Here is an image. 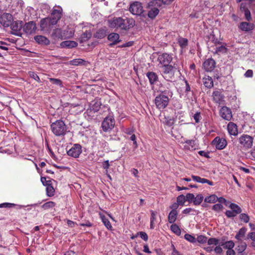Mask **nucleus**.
<instances>
[{"label": "nucleus", "instance_id": "obj_11", "mask_svg": "<svg viewBox=\"0 0 255 255\" xmlns=\"http://www.w3.org/2000/svg\"><path fill=\"white\" fill-rule=\"evenodd\" d=\"M82 146L79 144H74L73 146L67 151V154L71 157L77 158L82 153Z\"/></svg>", "mask_w": 255, "mask_h": 255}, {"label": "nucleus", "instance_id": "obj_58", "mask_svg": "<svg viewBox=\"0 0 255 255\" xmlns=\"http://www.w3.org/2000/svg\"><path fill=\"white\" fill-rule=\"evenodd\" d=\"M225 215L228 218H229L235 217L237 215L232 210L226 211V212H225Z\"/></svg>", "mask_w": 255, "mask_h": 255}, {"label": "nucleus", "instance_id": "obj_17", "mask_svg": "<svg viewBox=\"0 0 255 255\" xmlns=\"http://www.w3.org/2000/svg\"><path fill=\"white\" fill-rule=\"evenodd\" d=\"M203 66L206 71L211 72L215 68L216 62L213 59L209 58L204 62Z\"/></svg>", "mask_w": 255, "mask_h": 255}, {"label": "nucleus", "instance_id": "obj_61", "mask_svg": "<svg viewBox=\"0 0 255 255\" xmlns=\"http://www.w3.org/2000/svg\"><path fill=\"white\" fill-rule=\"evenodd\" d=\"M193 118H194L196 123H199L200 122V119L201 118L200 113V112L196 113L193 116Z\"/></svg>", "mask_w": 255, "mask_h": 255}, {"label": "nucleus", "instance_id": "obj_4", "mask_svg": "<svg viewBox=\"0 0 255 255\" xmlns=\"http://www.w3.org/2000/svg\"><path fill=\"white\" fill-rule=\"evenodd\" d=\"M175 64H170L165 66H161L162 69V76L164 79L170 81L174 77V74L176 68Z\"/></svg>", "mask_w": 255, "mask_h": 255}, {"label": "nucleus", "instance_id": "obj_21", "mask_svg": "<svg viewBox=\"0 0 255 255\" xmlns=\"http://www.w3.org/2000/svg\"><path fill=\"white\" fill-rule=\"evenodd\" d=\"M254 24L248 22H242L239 25V28L242 31L248 32L254 28Z\"/></svg>", "mask_w": 255, "mask_h": 255}, {"label": "nucleus", "instance_id": "obj_27", "mask_svg": "<svg viewBox=\"0 0 255 255\" xmlns=\"http://www.w3.org/2000/svg\"><path fill=\"white\" fill-rule=\"evenodd\" d=\"M107 35V29L106 27L98 29L94 34V37L98 39L104 38Z\"/></svg>", "mask_w": 255, "mask_h": 255}, {"label": "nucleus", "instance_id": "obj_35", "mask_svg": "<svg viewBox=\"0 0 255 255\" xmlns=\"http://www.w3.org/2000/svg\"><path fill=\"white\" fill-rule=\"evenodd\" d=\"M46 195L48 197H52L54 195L55 190L52 186V183L46 186Z\"/></svg>", "mask_w": 255, "mask_h": 255}, {"label": "nucleus", "instance_id": "obj_56", "mask_svg": "<svg viewBox=\"0 0 255 255\" xmlns=\"http://www.w3.org/2000/svg\"><path fill=\"white\" fill-rule=\"evenodd\" d=\"M196 240L198 243L201 244H204L207 242V238L205 236L200 235L197 237Z\"/></svg>", "mask_w": 255, "mask_h": 255}, {"label": "nucleus", "instance_id": "obj_63", "mask_svg": "<svg viewBox=\"0 0 255 255\" xmlns=\"http://www.w3.org/2000/svg\"><path fill=\"white\" fill-rule=\"evenodd\" d=\"M245 76L247 78H252L253 76V71L252 70H248L244 74Z\"/></svg>", "mask_w": 255, "mask_h": 255}, {"label": "nucleus", "instance_id": "obj_55", "mask_svg": "<svg viewBox=\"0 0 255 255\" xmlns=\"http://www.w3.org/2000/svg\"><path fill=\"white\" fill-rule=\"evenodd\" d=\"M28 75L30 77L34 79L38 82L40 83L41 82L39 77L38 76V75L35 72H34L33 71H29L28 72Z\"/></svg>", "mask_w": 255, "mask_h": 255}, {"label": "nucleus", "instance_id": "obj_12", "mask_svg": "<svg viewBox=\"0 0 255 255\" xmlns=\"http://www.w3.org/2000/svg\"><path fill=\"white\" fill-rule=\"evenodd\" d=\"M129 11L134 15H140L143 12V7L141 3L139 2H135L130 5Z\"/></svg>", "mask_w": 255, "mask_h": 255}, {"label": "nucleus", "instance_id": "obj_46", "mask_svg": "<svg viewBox=\"0 0 255 255\" xmlns=\"http://www.w3.org/2000/svg\"><path fill=\"white\" fill-rule=\"evenodd\" d=\"M226 45L227 44L226 43H224L223 45L216 47L215 53H217V54H219L220 53H227L228 49L226 47Z\"/></svg>", "mask_w": 255, "mask_h": 255}, {"label": "nucleus", "instance_id": "obj_60", "mask_svg": "<svg viewBox=\"0 0 255 255\" xmlns=\"http://www.w3.org/2000/svg\"><path fill=\"white\" fill-rule=\"evenodd\" d=\"M223 208V206L221 204H216L213 206L212 209L215 211L218 212Z\"/></svg>", "mask_w": 255, "mask_h": 255}, {"label": "nucleus", "instance_id": "obj_18", "mask_svg": "<svg viewBox=\"0 0 255 255\" xmlns=\"http://www.w3.org/2000/svg\"><path fill=\"white\" fill-rule=\"evenodd\" d=\"M213 101L217 104H223L224 102V96L220 91H215L213 92Z\"/></svg>", "mask_w": 255, "mask_h": 255}, {"label": "nucleus", "instance_id": "obj_16", "mask_svg": "<svg viewBox=\"0 0 255 255\" xmlns=\"http://www.w3.org/2000/svg\"><path fill=\"white\" fill-rule=\"evenodd\" d=\"M51 21L49 19V17L42 19L40 21V27L42 30L49 31L50 30L54 24H52Z\"/></svg>", "mask_w": 255, "mask_h": 255}, {"label": "nucleus", "instance_id": "obj_7", "mask_svg": "<svg viewBox=\"0 0 255 255\" xmlns=\"http://www.w3.org/2000/svg\"><path fill=\"white\" fill-rule=\"evenodd\" d=\"M115 125V120L112 116L106 117L102 123V128L104 131L107 132L112 130Z\"/></svg>", "mask_w": 255, "mask_h": 255}, {"label": "nucleus", "instance_id": "obj_15", "mask_svg": "<svg viewBox=\"0 0 255 255\" xmlns=\"http://www.w3.org/2000/svg\"><path fill=\"white\" fill-rule=\"evenodd\" d=\"M62 16V12L60 9H54L53 10L50 17L49 19L51 21L52 24L55 25L58 20H60Z\"/></svg>", "mask_w": 255, "mask_h": 255}, {"label": "nucleus", "instance_id": "obj_50", "mask_svg": "<svg viewBox=\"0 0 255 255\" xmlns=\"http://www.w3.org/2000/svg\"><path fill=\"white\" fill-rule=\"evenodd\" d=\"M239 219L241 221L247 223L250 221V217L245 213H241L239 216Z\"/></svg>", "mask_w": 255, "mask_h": 255}, {"label": "nucleus", "instance_id": "obj_34", "mask_svg": "<svg viewBox=\"0 0 255 255\" xmlns=\"http://www.w3.org/2000/svg\"><path fill=\"white\" fill-rule=\"evenodd\" d=\"M229 207L234 212V213L236 214H241L242 210L241 208L235 203H231L229 205Z\"/></svg>", "mask_w": 255, "mask_h": 255}, {"label": "nucleus", "instance_id": "obj_64", "mask_svg": "<svg viewBox=\"0 0 255 255\" xmlns=\"http://www.w3.org/2000/svg\"><path fill=\"white\" fill-rule=\"evenodd\" d=\"M171 248L172 249V252L171 253L172 255H182L180 252H179L175 248L174 245L172 244Z\"/></svg>", "mask_w": 255, "mask_h": 255}, {"label": "nucleus", "instance_id": "obj_44", "mask_svg": "<svg viewBox=\"0 0 255 255\" xmlns=\"http://www.w3.org/2000/svg\"><path fill=\"white\" fill-rule=\"evenodd\" d=\"M247 239H251L252 242L251 243V246L255 248V232H250L248 234Z\"/></svg>", "mask_w": 255, "mask_h": 255}, {"label": "nucleus", "instance_id": "obj_1", "mask_svg": "<svg viewBox=\"0 0 255 255\" xmlns=\"http://www.w3.org/2000/svg\"><path fill=\"white\" fill-rule=\"evenodd\" d=\"M135 25V21L132 18L126 17H114L109 21V26L112 28L128 30Z\"/></svg>", "mask_w": 255, "mask_h": 255}, {"label": "nucleus", "instance_id": "obj_33", "mask_svg": "<svg viewBox=\"0 0 255 255\" xmlns=\"http://www.w3.org/2000/svg\"><path fill=\"white\" fill-rule=\"evenodd\" d=\"M203 80L204 85L206 87L211 88L213 86V81L211 77L207 76L205 77Z\"/></svg>", "mask_w": 255, "mask_h": 255}, {"label": "nucleus", "instance_id": "obj_8", "mask_svg": "<svg viewBox=\"0 0 255 255\" xmlns=\"http://www.w3.org/2000/svg\"><path fill=\"white\" fill-rule=\"evenodd\" d=\"M173 59L172 55L167 53H162L159 54L157 58V61L161 66L170 65Z\"/></svg>", "mask_w": 255, "mask_h": 255}, {"label": "nucleus", "instance_id": "obj_25", "mask_svg": "<svg viewBox=\"0 0 255 255\" xmlns=\"http://www.w3.org/2000/svg\"><path fill=\"white\" fill-rule=\"evenodd\" d=\"M146 76L149 80L150 85L154 84L158 80V77L154 72H148L146 73Z\"/></svg>", "mask_w": 255, "mask_h": 255}, {"label": "nucleus", "instance_id": "obj_43", "mask_svg": "<svg viewBox=\"0 0 255 255\" xmlns=\"http://www.w3.org/2000/svg\"><path fill=\"white\" fill-rule=\"evenodd\" d=\"M170 230L177 236H180L181 235V230L179 226L175 224H173L171 225Z\"/></svg>", "mask_w": 255, "mask_h": 255}, {"label": "nucleus", "instance_id": "obj_3", "mask_svg": "<svg viewBox=\"0 0 255 255\" xmlns=\"http://www.w3.org/2000/svg\"><path fill=\"white\" fill-rule=\"evenodd\" d=\"M13 16L10 13H3L0 17V24L4 27L11 26L12 34L16 35V26L13 25Z\"/></svg>", "mask_w": 255, "mask_h": 255}, {"label": "nucleus", "instance_id": "obj_13", "mask_svg": "<svg viewBox=\"0 0 255 255\" xmlns=\"http://www.w3.org/2000/svg\"><path fill=\"white\" fill-rule=\"evenodd\" d=\"M212 144L215 145L217 149L222 150L226 147L227 142L225 138L217 136L213 139Z\"/></svg>", "mask_w": 255, "mask_h": 255}, {"label": "nucleus", "instance_id": "obj_53", "mask_svg": "<svg viewBox=\"0 0 255 255\" xmlns=\"http://www.w3.org/2000/svg\"><path fill=\"white\" fill-rule=\"evenodd\" d=\"M210 40L215 45L217 44H220L221 43V42L215 36V35H211L209 37Z\"/></svg>", "mask_w": 255, "mask_h": 255}, {"label": "nucleus", "instance_id": "obj_28", "mask_svg": "<svg viewBox=\"0 0 255 255\" xmlns=\"http://www.w3.org/2000/svg\"><path fill=\"white\" fill-rule=\"evenodd\" d=\"M99 216H100V217L101 219L102 220V222L103 223L104 225L106 226V227L108 230H112V228H113V227H112L110 222L108 220V219H107L105 216V215L102 214L101 213H99Z\"/></svg>", "mask_w": 255, "mask_h": 255}, {"label": "nucleus", "instance_id": "obj_32", "mask_svg": "<svg viewBox=\"0 0 255 255\" xmlns=\"http://www.w3.org/2000/svg\"><path fill=\"white\" fill-rule=\"evenodd\" d=\"M102 105L101 102L99 100H95L92 101L91 108L95 112H98L101 109Z\"/></svg>", "mask_w": 255, "mask_h": 255}, {"label": "nucleus", "instance_id": "obj_23", "mask_svg": "<svg viewBox=\"0 0 255 255\" xmlns=\"http://www.w3.org/2000/svg\"><path fill=\"white\" fill-rule=\"evenodd\" d=\"M34 40L37 43L40 44L48 45L50 44L49 40L45 36L42 35H37L34 37Z\"/></svg>", "mask_w": 255, "mask_h": 255}, {"label": "nucleus", "instance_id": "obj_41", "mask_svg": "<svg viewBox=\"0 0 255 255\" xmlns=\"http://www.w3.org/2000/svg\"><path fill=\"white\" fill-rule=\"evenodd\" d=\"M163 124L168 127H171L174 124V120L169 117H165Z\"/></svg>", "mask_w": 255, "mask_h": 255}, {"label": "nucleus", "instance_id": "obj_47", "mask_svg": "<svg viewBox=\"0 0 255 255\" xmlns=\"http://www.w3.org/2000/svg\"><path fill=\"white\" fill-rule=\"evenodd\" d=\"M204 197L202 194H198L196 197H195L193 201V203L195 205H200L203 201Z\"/></svg>", "mask_w": 255, "mask_h": 255}, {"label": "nucleus", "instance_id": "obj_51", "mask_svg": "<svg viewBox=\"0 0 255 255\" xmlns=\"http://www.w3.org/2000/svg\"><path fill=\"white\" fill-rule=\"evenodd\" d=\"M184 238L185 240L192 243H195L196 241V238L193 236L188 234H186L184 235Z\"/></svg>", "mask_w": 255, "mask_h": 255}, {"label": "nucleus", "instance_id": "obj_39", "mask_svg": "<svg viewBox=\"0 0 255 255\" xmlns=\"http://www.w3.org/2000/svg\"><path fill=\"white\" fill-rule=\"evenodd\" d=\"M247 229L245 227H243L240 229L235 236V238L238 240H241L243 238L247 232Z\"/></svg>", "mask_w": 255, "mask_h": 255}, {"label": "nucleus", "instance_id": "obj_26", "mask_svg": "<svg viewBox=\"0 0 255 255\" xmlns=\"http://www.w3.org/2000/svg\"><path fill=\"white\" fill-rule=\"evenodd\" d=\"M178 216L177 210H171L168 216V221L170 224H173L176 220Z\"/></svg>", "mask_w": 255, "mask_h": 255}, {"label": "nucleus", "instance_id": "obj_38", "mask_svg": "<svg viewBox=\"0 0 255 255\" xmlns=\"http://www.w3.org/2000/svg\"><path fill=\"white\" fill-rule=\"evenodd\" d=\"M217 200L218 197L215 194L211 195L204 199L205 202L208 203H215Z\"/></svg>", "mask_w": 255, "mask_h": 255}, {"label": "nucleus", "instance_id": "obj_2", "mask_svg": "<svg viewBox=\"0 0 255 255\" xmlns=\"http://www.w3.org/2000/svg\"><path fill=\"white\" fill-rule=\"evenodd\" d=\"M50 127L52 132L57 136H64L67 132V127L62 120H57L52 123Z\"/></svg>", "mask_w": 255, "mask_h": 255}, {"label": "nucleus", "instance_id": "obj_20", "mask_svg": "<svg viewBox=\"0 0 255 255\" xmlns=\"http://www.w3.org/2000/svg\"><path fill=\"white\" fill-rule=\"evenodd\" d=\"M36 29V24L33 21H30L25 23L23 27L24 32L28 34H30L33 33L35 31Z\"/></svg>", "mask_w": 255, "mask_h": 255}, {"label": "nucleus", "instance_id": "obj_48", "mask_svg": "<svg viewBox=\"0 0 255 255\" xmlns=\"http://www.w3.org/2000/svg\"><path fill=\"white\" fill-rule=\"evenodd\" d=\"M48 180H47V178L45 177H41V181L43 185L45 186L48 185V184H51L52 183V181L56 182L55 180L52 179H50L49 177L47 178Z\"/></svg>", "mask_w": 255, "mask_h": 255}, {"label": "nucleus", "instance_id": "obj_57", "mask_svg": "<svg viewBox=\"0 0 255 255\" xmlns=\"http://www.w3.org/2000/svg\"><path fill=\"white\" fill-rule=\"evenodd\" d=\"M186 201H188L189 202H193V201L195 198V196L192 193H187L185 196Z\"/></svg>", "mask_w": 255, "mask_h": 255}, {"label": "nucleus", "instance_id": "obj_5", "mask_svg": "<svg viewBox=\"0 0 255 255\" xmlns=\"http://www.w3.org/2000/svg\"><path fill=\"white\" fill-rule=\"evenodd\" d=\"M154 103L157 109L159 110L163 109L168 106L169 98L162 92L155 97Z\"/></svg>", "mask_w": 255, "mask_h": 255}, {"label": "nucleus", "instance_id": "obj_24", "mask_svg": "<svg viewBox=\"0 0 255 255\" xmlns=\"http://www.w3.org/2000/svg\"><path fill=\"white\" fill-rule=\"evenodd\" d=\"M191 177L194 181H196L197 182L201 183H207L208 184L211 186L214 185V183L208 179L201 178L200 176L193 175L191 176Z\"/></svg>", "mask_w": 255, "mask_h": 255}, {"label": "nucleus", "instance_id": "obj_62", "mask_svg": "<svg viewBox=\"0 0 255 255\" xmlns=\"http://www.w3.org/2000/svg\"><path fill=\"white\" fill-rule=\"evenodd\" d=\"M14 204L4 203L0 204V208H11L15 206Z\"/></svg>", "mask_w": 255, "mask_h": 255}, {"label": "nucleus", "instance_id": "obj_37", "mask_svg": "<svg viewBox=\"0 0 255 255\" xmlns=\"http://www.w3.org/2000/svg\"><path fill=\"white\" fill-rule=\"evenodd\" d=\"M159 12V9L156 7L151 8L148 12V16L151 18H154Z\"/></svg>", "mask_w": 255, "mask_h": 255}, {"label": "nucleus", "instance_id": "obj_10", "mask_svg": "<svg viewBox=\"0 0 255 255\" xmlns=\"http://www.w3.org/2000/svg\"><path fill=\"white\" fill-rule=\"evenodd\" d=\"M65 33L63 32V30L61 28L55 29L52 34V36L55 38H60L61 39L70 38L74 35V31L71 30L70 34L64 35Z\"/></svg>", "mask_w": 255, "mask_h": 255}, {"label": "nucleus", "instance_id": "obj_9", "mask_svg": "<svg viewBox=\"0 0 255 255\" xmlns=\"http://www.w3.org/2000/svg\"><path fill=\"white\" fill-rule=\"evenodd\" d=\"M251 6L250 3H247L246 2H242L240 6V10L244 13L245 19L248 21L252 20L251 14L249 9L251 8Z\"/></svg>", "mask_w": 255, "mask_h": 255}, {"label": "nucleus", "instance_id": "obj_52", "mask_svg": "<svg viewBox=\"0 0 255 255\" xmlns=\"http://www.w3.org/2000/svg\"><path fill=\"white\" fill-rule=\"evenodd\" d=\"M185 201H186L185 196L183 195H180L177 197V203L179 205H184Z\"/></svg>", "mask_w": 255, "mask_h": 255}, {"label": "nucleus", "instance_id": "obj_49", "mask_svg": "<svg viewBox=\"0 0 255 255\" xmlns=\"http://www.w3.org/2000/svg\"><path fill=\"white\" fill-rule=\"evenodd\" d=\"M207 243L209 245H220V242L219 240L215 238H209L207 240Z\"/></svg>", "mask_w": 255, "mask_h": 255}, {"label": "nucleus", "instance_id": "obj_36", "mask_svg": "<svg viewBox=\"0 0 255 255\" xmlns=\"http://www.w3.org/2000/svg\"><path fill=\"white\" fill-rule=\"evenodd\" d=\"M235 244L232 241L227 242H221L220 246H223L224 249L229 250L233 249L234 247Z\"/></svg>", "mask_w": 255, "mask_h": 255}, {"label": "nucleus", "instance_id": "obj_29", "mask_svg": "<svg viewBox=\"0 0 255 255\" xmlns=\"http://www.w3.org/2000/svg\"><path fill=\"white\" fill-rule=\"evenodd\" d=\"M61 45L63 47L72 48L77 47L78 43L74 41H65L61 43Z\"/></svg>", "mask_w": 255, "mask_h": 255}, {"label": "nucleus", "instance_id": "obj_40", "mask_svg": "<svg viewBox=\"0 0 255 255\" xmlns=\"http://www.w3.org/2000/svg\"><path fill=\"white\" fill-rule=\"evenodd\" d=\"M188 39L185 38L180 37L178 40V43L182 49L188 45Z\"/></svg>", "mask_w": 255, "mask_h": 255}, {"label": "nucleus", "instance_id": "obj_59", "mask_svg": "<svg viewBox=\"0 0 255 255\" xmlns=\"http://www.w3.org/2000/svg\"><path fill=\"white\" fill-rule=\"evenodd\" d=\"M137 235L138 236H139L144 241H147L148 240V236L146 233L143 232H137Z\"/></svg>", "mask_w": 255, "mask_h": 255}, {"label": "nucleus", "instance_id": "obj_14", "mask_svg": "<svg viewBox=\"0 0 255 255\" xmlns=\"http://www.w3.org/2000/svg\"><path fill=\"white\" fill-rule=\"evenodd\" d=\"M220 115L224 120L230 121L232 118L231 110L227 107H223L220 110Z\"/></svg>", "mask_w": 255, "mask_h": 255}, {"label": "nucleus", "instance_id": "obj_54", "mask_svg": "<svg viewBox=\"0 0 255 255\" xmlns=\"http://www.w3.org/2000/svg\"><path fill=\"white\" fill-rule=\"evenodd\" d=\"M49 81L53 84L58 85L61 87L63 86L62 82L60 79L50 78Z\"/></svg>", "mask_w": 255, "mask_h": 255}, {"label": "nucleus", "instance_id": "obj_30", "mask_svg": "<svg viewBox=\"0 0 255 255\" xmlns=\"http://www.w3.org/2000/svg\"><path fill=\"white\" fill-rule=\"evenodd\" d=\"M92 36V34L90 31H86L83 32L80 38V42L83 43L87 41Z\"/></svg>", "mask_w": 255, "mask_h": 255}, {"label": "nucleus", "instance_id": "obj_45", "mask_svg": "<svg viewBox=\"0 0 255 255\" xmlns=\"http://www.w3.org/2000/svg\"><path fill=\"white\" fill-rule=\"evenodd\" d=\"M56 206V203L53 201H49L43 204L41 207L44 210H48L50 208H54Z\"/></svg>", "mask_w": 255, "mask_h": 255}, {"label": "nucleus", "instance_id": "obj_19", "mask_svg": "<svg viewBox=\"0 0 255 255\" xmlns=\"http://www.w3.org/2000/svg\"><path fill=\"white\" fill-rule=\"evenodd\" d=\"M108 39L112 42V43L109 44L110 47H113L121 41L119 34L114 32L111 33L108 35Z\"/></svg>", "mask_w": 255, "mask_h": 255}, {"label": "nucleus", "instance_id": "obj_6", "mask_svg": "<svg viewBox=\"0 0 255 255\" xmlns=\"http://www.w3.org/2000/svg\"><path fill=\"white\" fill-rule=\"evenodd\" d=\"M241 147L246 150L251 148L253 144V137L248 134H243L239 138Z\"/></svg>", "mask_w": 255, "mask_h": 255}, {"label": "nucleus", "instance_id": "obj_42", "mask_svg": "<svg viewBox=\"0 0 255 255\" xmlns=\"http://www.w3.org/2000/svg\"><path fill=\"white\" fill-rule=\"evenodd\" d=\"M70 62L72 65L78 66L79 65H85L86 61L82 59L78 58L74 59L70 61Z\"/></svg>", "mask_w": 255, "mask_h": 255}, {"label": "nucleus", "instance_id": "obj_22", "mask_svg": "<svg viewBox=\"0 0 255 255\" xmlns=\"http://www.w3.org/2000/svg\"><path fill=\"white\" fill-rule=\"evenodd\" d=\"M228 132L230 134L236 135L238 134V131L237 126L233 122H230L227 126Z\"/></svg>", "mask_w": 255, "mask_h": 255}, {"label": "nucleus", "instance_id": "obj_31", "mask_svg": "<svg viewBox=\"0 0 255 255\" xmlns=\"http://www.w3.org/2000/svg\"><path fill=\"white\" fill-rule=\"evenodd\" d=\"M246 248V244L245 243H241L236 248V250L238 253L237 255H246V254L244 253Z\"/></svg>", "mask_w": 255, "mask_h": 255}]
</instances>
